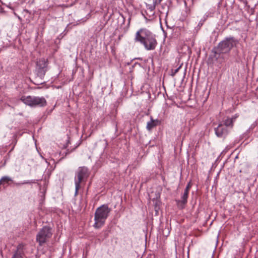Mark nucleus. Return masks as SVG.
Returning a JSON list of instances; mask_svg holds the SVG:
<instances>
[{
    "label": "nucleus",
    "instance_id": "f257e3e1",
    "mask_svg": "<svg viewBox=\"0 0 258 258\" xmlns=\"http://www.w3.org/2000/svg\"><path fill=\"white\" fill-rule=\"evenodd\" d=\"M237 42L233 37L226 38L218 44L217 50L213 51L214 53V57L216 59L222 58L224 60L222 54L229 53L232 48L236 46Z\"/></svg>",
    "mask_w": 258,
    "mask_h": 258
},
{
    "label": "nucleus",
    "instance_id": "f03ea898",
    "mask_svg": "<svg viewBox=\"0 0 258 258\" xmlns=\"http://www.w3.org/2000/svg\"><path fill=\"white\" fill-rule=\"evenodd\" d=\"M111 211L108 205L104 204L96 209L94 214V227L96 229L103 226Z\"/></svg>",
    "mask_w": 258,
    "mask_h": 258
},
{
    "label": "nucleus",
    "instance_id": "7ed1b4c3",
    "mask_svg": "<svg viewBox=\"0 0 258 258\" xmlns=\"http://www.w3.org/2000/svg\"><path fill=\"white\" fill-rule=\"evenodd\" d=\"M89 176V172L87 167L83 166L78 168L76 172L75 177V196L78 194V191L81 186V184L85 182Z\"/></svg>",
    "mask_w": 258,
    "mask_h": 258
},
{
    "label": "nucleus",
    "instance_id": "20e7f679",
    "mask_svg": "<svg viewBox=\"0 0 258 258\" xmlns=\"http://www.w3.org/2000/svg\"><path fill=\"white\" fill-rule=\"evenodd\" d=\"M25 104L31 107H44L46 105V100L43 97L23 96L20 98Z\"/></svg>",
    "mask_w": 258,
    "mask_h": 258
},
{
    "label": "nucleus",
    "instance_id": "39448f33",
    "mask_svg": "<svg viewBox=\"0 0 258 258\" xmlns=\"http://www.w3.org/2000/svg\"><path fill=\"white\" fill-rule=\"evenodd\" d=\"M51 228L49 226H44L36 235V241L40 246H42L51 237Z\"/></svg>",
    "mask_w": 258,
    "mask_h": 258
},
{
    "label": "nucleus",
    "instance_id": "423d86ee",
    "mask_svg": "<svg viewBox=\"0 0 258 258\" xmlns=\"http://www.w3.org/2000/svg\"><path fill=\"white\" fill-rule=\"evenodd\" d=\"M48 61L44 58H41L36 62L35 72L37 77L42 80L47 70Z\"/></svg>",
    "mask_w": 258,
    "mask_h": 258
},
{
    "label": "nucleus",
    "instance_id": "0eeeda50",
    "mask_svg": "<svg viewBox=\"0 0 258 258\" xmlns=\"http://www.w3.org/2000/svg\"><path fill=\"white\" fill-rule=\"evenodd\" d=\"M152 34L153 33L151 31L146 29H140L136 34L135 41L143 44Z\"/></svg>",
    "mask_w": 258,
    "mask_h": 258
},
{
    "label": "nucleus",
    "instance_id": "6e6552de",
    "mask_svg": "<svg viewBox=\"0 0 258 258\" xmlns=\"http://www.w3.org/2000/svg\"><path fill=\"white\" fill-rule=\"evenodd\" d=\"M155 7L156 2L153 5H148L147 6V11L145 12V14L142 13V15L147 21H152L155 19L154 11Z\"/></svg>",
    "mask_w": 258,
    "mask_h": 258
},
{
    "label": "nucleus",
    "instance_id": "1a4fd4ad",
    "mask_svg": "<svg viewBox=\"0 0 258 258\" xmlns=\"http://www.w3.org/2000/svg\"><path fill=\"white\" fill-rule=\"evenodd\" d=\"M143 44L148 50H154L157 45L155 35L153 34L143 43Z\"/></svg>",
    "mask_w": 258,
    "mask_h": 258
},
{
    "label": "nucleus",
    "instance_id": "9d476101",
    "mask_svg": "<svg viewBox=\"0 0 258 258\" xmlns=\"http://www.w3.org/2000/svg\"><path fill=\"white\" fill-rule=\"evenodd\" d=\"M215 133L218 138H225L229 133L227 127L223 124L222 122L220 123L218 126L214 128Z\"/></svg>",
    "mask_w": 258,
    "mask_h": 258
},
{
    "label": "nucleus",
    "instance_id": "9b49d317",
    "mask_svg": "<svg viewBox=\"0 0 258 258\" xmlns=\"http://www.w3.org/2000/svg\"><path fill=\"white\" fill-rule=\"evenodd\" d=\"M189 192L184 191L183 193L181 196L180 200H176L175 201L177 206L181 209H183L185 205L187 203V199L188 197Z\"/></svg>",
    "mask_w": 258,
    "mask_h": 258
},
{
    "label": "nucleus",
    "instance_id": "f8f14e48",
    "mask_svg": "<svg viewBox=\"0 0 258 258\" xmlns=\"http://www.w3.org/2000/svg\"><path fill=\"white\" fill-rule=\"evenodd\" d=\"M238 114H235L231 117H227L226 119L223 120V124L227 127V128H232L233 126V123L235 121L236 118L238 117Z\"/></svg>",
    "mask_w": 258,
    "mask_h": 258
},
{
    "label": "nucleus",
    "instance_id": "ddd939ff",
    "mask_svg": "<svg viewBox=\"0 0 258 258\" xmlns=\"http://www.w3.org/2000/svg\"><path fill=\"white\" fill-rule=\"evenodd\" d=\"M150 121L147 123L146 128L148 131L152 130L154 127L160 124V121L158 119H154L152 116L150 117Z\"/></svg>",
    "mask_w": 258,
    "mask_h": 258
},
{
    "label": "nucleus",
    "instance_id": "4468645a",
    "mask_svg": "<svg viewBox=\"0 0 258 258\" xmlns=\"http://www.w3.org/2000/svg\"><path fill=\"white\" fill-rule=\"evenodd\" d=\"M24 245L22 244H20L18 245L17 248L12 258H23Z\"/></svg>",
    "mask_w": 258,
    "mask_h": 258
},
{
    "label": "nucleus",
    "instance_id": "2eb2a0df",
    "mask_svg": "<svg viewBox=\"0 0 258 258\" xmlns=\"http://www.w3.org/2000/svg\"><path fill=\"white\" fill-rule=\"evenodd\" d=\"M36 182V180H26V181H24L22 183H16V184L17 185H21V184H31V183H35Z\"/></svg>",
    "mask_w": 258,
    "mask_h": 258
},
{
    "label": "nucleus",
    "instance_id": "dca6fc26",
    "mask_svg": "<svg viewBox=\"0 0 258 258\" xmlns=\"http://www.w3.org/2000/svg\"><path fill=\"white\" fill-rule=\"evenodd\" d=\"M191 187V184L190 182H189L187 184V185H186L185 189L184 190V191H185L186 192H189V190H190Z\"/></svg>",
    "mask_w": 258,
    "mask_h": 258
},
{
    "label": "nucleus",
    "instance_id": "f3484780",
    "mask_svg": "<svg viewBox=\"0 0 258 258\" xmlns=\"http://www.w3.org/2000/svg\"><path fill=\"white\" fill-rule=\"evenodd\" d=\"M181 68V66L175 69L174 72H172V76H174L179 71V69Z\"/></svg>",
    "mask_w": 258,
    "mask_h": 258
},
{
    "label": "nucleus",
    "instance_id": "a211bd4d",
    "mask_svg": "<svg viewBox=\"0 0 258 258\" xmlns=\"http://www.w3.org/2000/svg\"><path fill=\"white\" fill-rule=\"evenodd\" d=\"M204 21H205V20H203V21L201 20V21H200V22L199 23L198 26H199V27H201L203 25V23H204Z\"/></svg>",
    "mask_w": 258,
    "mask_h": 258
},
{
    "label": "nucleus",
    "instance_id": "6ab92c4d",
    "mask_svg": "<svg viewBox=\"0 0 258 258\" xmlns=\"http://www.w3.org/2000/svg\"><path fill=\"white\" fill-rule=\"evenodd\" d=\"M14 149V147L13 148H12L11 150L10 151V152H11Z\"/></svg>",
    "mask_w": 258,
    "mask_h": 258
}]
</instances>
